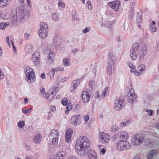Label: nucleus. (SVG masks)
Segmentation results:
<instances>
[{
    "label": "nucleus",
    "mask_w": 159,
    "mask_h": 159,
    "mask_svg": "<svg viewBox=\"0 0 159 159\" xmlns=\"http://www.w3.org/2000/svg\"><path fill=\"white\" fill-rule=\"evenodd\" d=\"M90 145V142L85 136H82L77 140L75 149L78 154L83 156L86 152V150Z\"/></svg>",
    "instance_id": "obj_1"
},
{
    "label": "nucleus",
    "mask_w": 159,
    "mask_h": 159,
    "mask_svg": "<svg viewBox=\"0 0 159 159\" xmlns=\"http://www.w3.org/2000/svg\"><path fill=\"white\" fill-rule=\"evenodd\" d=\"M139 44L138 43H135L133 45L132 49L130 50V55L133 60H135L137 57V55H139L140 57H143L147 53V46L143 44L142 46L141 50H139Z\"/></svg>",
    "instance_id": "obj_2"
},
{
    "label": "nucleus",
    "mask_w": 159,
    "mask_h": 159,
    "mask_svg": "<svg viewBox=\"0 0 159 159\" xmlns=\"http://www.w3.org/2000/svg\"><path fill=\"white\" fill-rule=\"evenodd\" d=\"M26 75L27 81L29 83L34 82L36 80L35 72L30 67H27L25 70Z\"/></svg>",
    "instance_id": "obj_3"
},
{
    "label": "nucleus",
    "mask_w": 159,
    "mask_h": 159,
    "mask_svg": "<svg viewBox=\"0 0 159 159\" xmlns=\"http://www.w3.org/2000/svg\"><path fill=\"white\" fill-rule=\"evenodd\" d=\"M144 137L142 134H139L134 135L132 139V143L133 145H139L143 143Z\"/></svg>",
    "instance_id": "obj_4"
},
{
    "label": "nucleus",
    "mask_w": 159,
    "mask_h": 159,
    "mask_svg": "<svg viewBox=\"0 0 159 159\" xmlns=\"http://www.w3.org/2000/svg\"><path fill=\"white\" fill-rule=\"evenodd\" d=\"M99 140L102 143H108L110 140V137L108 134L104 132L99 133Z\"/></svg>",
    "instance_id": "obj_5"
},
{
    "label": "nucleus",
    "mask_w": 159,
    "mask_h": 159,
    "mask_svg": "<svg viewBox=\"0 0 159 159\" xmlns=\"http://www.w3.org/2000/svg\"><path fill=\"white\" fill-rule=\"evenodd\" d=\"M50 136L52 138V143L54 146H57L58 143L59 134L57 131L53 129L50 134Z\"/></svg>",
    "instance_id": "obj_6"
},
{
    "label": "nucleus",
    "mask_w": 159,
    "mask_h": 159,
    "mask_svg": "<svg viewBox=\"0 0 159 159\" xmlns=\"http://www.w3.org/2000/svg\"><path fill=\"white\" fill-rule=\"evenodd\" d=\"M18 9L20 19L22 20L24 19L27 18L28 16V13L25 7L23 6H20L19 7Z\"/></svg>",
    "instance_id": "obj_7"
},
{
    "label": "nucleus",
    "mask_w": 159,
    "mask_h": 159,
    "mask_svg": "<svg viewBox=\"0 0 159 159\" xmlns=\"http://www.w3.org/2000/svg\"><path fill=\"white\" fill-rule=\"evenodd\" d=\"M66 157L65 152L61 151L57 153L56 155L51 156L50 159H65Z\"/></svg>",
    "instance_id": "obj_8"
},
{
    "label": "nucleus",
    "mask_w": 159,
    "mask_h": 159,
    "mask_svg": "<svg viewBox=\"0 0 159 159\" xmlns=\"http://www.w3.org/2000/svg\"><path fill=\"white\" fill-rule=\"evenodd\" d=\"M124 102V99L120 100L119 98L118 99L115 100L114 103L115 109L116 110H120L122 108V104Z\"/></svg>",
    "instance_id": "obj_9"
},
{
    "label": "nucleus",
    "mask_w": 159,
    "mask_h": 159,
    "mask_svg": "<svg viewBox=\"0 0 159 159\" xmlns=\"http://www.w3.org/2000/svg\"><path fill=\"white\" fill-rule=\"evenodd\" d=\"M17 18L16 13L11 15L10 19L9 22L11 26H13L16 25L17 23Z\"/></svg>",
    "instance_id": "obj_10"
},
{
    "label": "nucleus",
    "mask_w": 159,
    "mask_h": 159,
    "mask_svg": "<svg viewBox=\"0 0 159 159\" xmlns=\"http://www.w3.org/2000/svg\"><path fill=\"white\" fill-rule=\"evenodd\" d=\"M108 4L111 8L116 11H118L119 10L120 5V2L116 0L111 2H109Z\"/></svg>",
    "instance_id": "obj_11"
},
{
    "label": "nucleus",
    "mask_w": 159,
    "mask_h": 159,
    "mask_svg": "<svg viewBox=\"0 0 159 159\" xmlns=\"http://www.w3.org/2000/svg\"><path fill=\"white\" fill-rule=\"evenodd\" d=\"M81 96L84 102L87 103L89 101L90 96L88 92L83 90L82 91Z\"/></svg>",
    "instance_id": "obj_12"
},
{
    "label": "nucleus",
    "mask_w": 159,
    "mask_h": 159,
    "mask_svg": "<svg viewBox=\"0 0 159 159\" xmlns=\"http://www.w3.org/2000/svg\"><path fill=\"white\" fill-rule=\"evenodd\" d=\"M71 123L75 126H77L80 124L79 121V116H78L74 115L73 116L70 120Z\"/></svg>",
    "instance_id": "obj_13"
},
{
    "label": "nucleus",
    "mask_w": 159,
    "mask_h": 159,
    "mask_svg": "<svg viewBox=\"0 0 159 159\" xmlns=\"http://www.w3.org/2000/svg\"><path fill=\"white\" fill-rule=\"evenodd\" d=\"M73 131L72 129H68L66 132V140L67 142H69L71 139Z\"/></svg>",
    "instance_id": "obj_14"
},
{
    "label": "nucleus",
    "mask_w": 159,
    "mask_h": 159,
    "mask_svg": "<svg viewBox=\"0 0 159 159\" xmlns=\"http://www.w3.org/2000/svg\"><path fill=\"white\" fill-rule=\"evenodd\" d=\"M108 55L109 58V61L108 62V64H111V62H115L116 59V56L113 52L110 51Z\"/></svg>",
    "instance_id": "obj_15"
},
{
    "label": "nucleus",
    "mask_w": 159,
    "mask_h": 159,
    "mask_svg": "<svg viewBox=\"0 0 159 159\" xmlns=\"http://www.w3.org/2000/svg\"><path fill=\"white\" fill-rule=\"evenodd\" d=\"M108 55L109 58V61L108 62V64H111V62H115L116 59V56L113 52L110 51Z\"/></svg>",
    "instance_id": "obj_16"
},
{
    "label": "nucleus",
    "mask_w": 159,
    "mask_h": 159,
    "mask_svg": "<svg viewBox=\"0 0 159 159\" xmlns=\"http://www.w3.org/2000/svg\"><path fill=\"white\" fill-rule=\"evenodd\" d=\"M116 147L117 149L119 151H124L123 144V140H119L116 143Z\"/></svg>",
    "instance_id": "obj_17"
},
{
    "label": "nucleus",
    "mask_w": 159,
    "mask_h": 159,
    "mask_svg": "<svg viewBox=\"0 0 159 159\" xmlns=\"http://www.w3.org/2000/svg\"><path fill=\"white\" fill-rule=\"evenodd\" d=\"M123 150L130 148L131 147V144L126 140H123Z\"/></svg>",
    "instance_id": "obj_18"
},
{
    "label": "nucleus",
    "mask_w": 159,
    "mask_h": 159,
    "mask_svg": "<svg viewBox=\"0 0 159 159\" xmlns=\"http://www.w3.org/2000/svg\"><path fill=\"white\" fill-rule=\"evenodd\" d=\"M39 30H46L48 31V25L44 22H41L40 24Z\"/></svg>",
    "instance_id": "obj_19"
},
{
    "label": "nucleus",
    "mask_w": 159,
    "mask_h": 159,
    "mask_svg": "<svg viewBox=\"0 0 159 159\" xmlns=\"http://www.w3.org/2000/svg\"><path fill=\"white\" fill-rule=\"evenodd\" d=\"M42 137L39 134H37L34 137V142L36 144H39L41 141Z\"/></svg>",
    "instance_id": "obj_20"
},
{
    "label": "nucleus",
    "mask_w": 159,
    "mask_h": 159,
    "mask_svg": "<svg viewBox=\"0 0 159 159\" xmlns=\"http://www.w3.org/2000/svg\"><path fill=\"white\" fill-rule=\"evenodd\" d=\"M48 31L46 30H39V34L40 37L42 39H45L48 36Z\"/></svg>",
    "instance_id": "obj_21"
},
{
    "label": "nucleus",
    "mask_w": 159,
    "mask_h": 159,
    "mask_svg": "<svg viewBox=\"0 0 159 159\" xmlns=\"http://www.w3.org/2000/svg\"><path fill=\"white\" fill-rule=\"evenodd\" d=\"M157 153V151L156 150H152L150 151L147 157L148 159H152L154 156H155Z\"/></svg>",
    "instance_id": "obj_22"
},
{
    "label": "nucleus",
    "mask_w": 159,
    "mask_h": 159,
    "mask_svg": "<svg viewBox=\"0 0 159 159\" xmlns=\"http://www.w3.org/2000/svg\"><path fill=\"white\" fill-rule=\"evenodd\" d=\"M155 22L152 21V23H151L149 26V30L151 32H154L156 31L157 30V28L155 25Z\"/></svg>",
    "instance_id": "obj_23"
},
{
    "label": "nucleus",
    "mask_w": 159,
    "mask_h": 159,
    "mask_svg": "<svg viewBox=\"0 0 159 159\" xmlns=\"http://www.w3.org/2000/svg\"><path fill=\"white\" fill-rule=\"evenodd\" d=\"M59 89L58 87H54L52 88L49 91V93H51L54 95H56L58 93Z\"/></svg>",
    "instance_id": "obj_24"
},
{
    "label": "nucleus",
    "mask_w": 159,
    "mask_h": 159,
    "mask_svg": "<svg viewBox=\"0 0 159 159\" xmlns=\"http://www.w3.org/2000/svg\"><path fill=\"white\" fill-rule=\"evenodd\" d=\"M120 137L121 139H123V140H126L128 138V135L126 132H122L121 134Z\"/></svg>",
    "instance_id": "obj_25"
},
{
    "label": "nucleus",
    "mask_w": 159,
    "mask_h": 159,
    "mask_svg": "<svg viewBox=\"0 0 159 159\" xmlns=\"http://www.w3.org/2000/svg\"><path fill=\"white\" fill-rule=\"evenodd\" d=\"M136 99V96L133 93H131L129 97V101L131 102L132 104L133 102L135 101Z\"/></svg>",
    "instance_id": "obj_26"
},
{
    "label": "nucleus",
    "mask_w": 159,
    "mask_h": 159,
    "mask_svg": "<svg viewBox=\"0 0 159 159\" xmlns=\"http://www.w3.org/2000/svg\"><path fill=\"white\" fill-rule=\"evenodd\" d=\"M0 17L3 20H6L8 18V16L6 15V13L3 11H0Z\"/></svg>",
    "instance_id": "obj_27"
},
{
    "label": "nucleus",
    "mask_w": 159,
    "mask_h": 159,
    "mask_svg": "<svg viewBox=\"0 0 159 159\" xmlns=\"http://www.w3.org/2000/svg\"><path fill=\"white\" fill-rule=\"evenodd\" d=\"M49 93V94L46 93V96L44 97L46 98L48 101H51L53 99L55 95L51 93Z\"/></svg>",
    "instance_id": "obj_28"
},
{
    "label": "nucleus",
    "mask_w": 159,
    "mask_h": 159,
    "mask_svg": "<svg viewBox=\"0 0 159 159\" xmlns=\"http://www.w3.org/2000/svg\"><path fill=\"white\" fill-rule=\"evenodd\" d=\"M8 0H0V7L4 8L7 5Z\"/></svg>",
    "instance_id": "obj_29"
},
{
    "label": "nucleus",
    "mask_w": 159,
    "mask_h": 159,
    "mask_svg": "<svg viewBox=\"0 0 159 159\" xmlns=\"http://www.w3.org/2000/svg\"><path fill=\"white\" fill-rule=\"evenodd\" d=\"M66 110L65 111V113L67 115L69 113V111L71 110L72 108V105L70 103L68 102V104L66 105Z\"/></svg>",
    "instance_id": "obj_30"
},
{
    "label": "nucleus",
    "mask_w": 159,
    "mask_h": 159,
    "mask_svg": "<svg viewBox=\"0 0 159 159\" xmlns=\"http://www.w3.org/2000/svg\"><path fill=\"white\" fill-rule=\"evenodd\" d=\"M39 56L40 54L39 52L37 51L35 52L32 57V61H34V59H39Z\"/></svg>",
    "instance_id": "obj_31"
},
{
    "label": "nucleus",
    "mask_w": 159,
    "mask_h": 159,
    "mask_svg": "<svg viewBox=\"0 0 159 159\" xmlns=\"http://www.w3.org/2000/svg\"><path fill=\"white\" fill-rule=\"evenodd\" d=\"M9 24V23L2 22L0 24V29L1 30H4Z\"/></svg>",
    "instance_id": "obj_32"
},
{
    "label": "nucleus",
    "mask_w": 159,
    "mask_h": 159,
    "mask_svg": "<svg viewBox=\"0 0 159 159\" xmlns=\"http://www.w3.org/2000/svg\"><path fill=\"white\" fill-rule=\"evenodd\" d=\"M55 74L54 69H52L48 73V75L50 76L51 79L53 78Z\"/></svg>",
    "instance_id": "obj_33"
},
{
    "label": "nucleus",
    "mask_w": 159,
    "mask_h": 159,
    "mask_svg": "<svg viewBox=\"0 0 159 159\" xmlns=\"http://www.w3.org/2000/svg\"><path fill=\"white\" fill-rule=\"evenodd\" d=\"M80 80L79 79H78L76 80L73 81L72 84H74L73 86L74 89H75L76 88L77 85L80 84Z\"/></svg>",
    "instance_id": "obj_34"
},
{
    "label": "nucleus",
    "mask_w": 159,
    "mask_h": 159,
    "mask_svg": "<svg viewBox=\"0 0 159 159\" xmlns=\"http://www.w3.org/2000/svg\"><path fill=\"white\" fill-rule=\"evenodd\" d=\"M108 64V66L107 72L108 75H111L112 72V67L111 64Z\"/></svg>",
    "instance_id": "obj_35"
},
{
    "label": "nucleus",
    "mask_w": 159,
    "mask_h": 159,
    "mask_svg": "<svg viewBox=\"0 0 159 159\" xmlns=\"http://www.w3.org/2000/svg\"><path fill=\"white\" fill-rule=\"evenodd\" d=\"M40 90L43 97H46V93L44 89L43 86H41L40 87Z\"/></svg>",
    "instance_id": "obj_36"
},
{
    "label": "nucleus",
    "mask_w": 159,
    "mask_h": 159,
    "mask_svg": "<svg viewBox=\"0 0 159 159\" xmlns=\"http://www.w3.org/2000/svg\"><path fill=\"white\" fill-rule=\"evenodd\" d=\"M145 68L146 67L145 65H141L139 66L138 70L140 72H142L145 70Z\"/></svg>",
    "instance_id": "obj_37"
},
{
    "label": "nucleus",
    "mask_w": 159,
    "mask_h": 159,
    "mask_svg": "<svg viewBox=\"0 0 159 159\" xmlns=\"http://www.w3.org/2000/svg\"><path fill=\"white\" fill-rule=\"evenodd\" d=\"M89 159H97V154L94 152L93 153H91L89 156Z\"/></svg>",
    "instance_id": "obj_38"
},
{
    "label": "nucleus",
    "mask_w": 159,
    "mask_h": 159,
    "mask_svg": "<svg viewBox=\"0 0 159 159\" xmlns=\"http://www.w3.org/2000/svg\"><path fill=\"white\" fill-rule=\"evenodd\" d=\"M18 126L19 128H23L25 125V121L22 120H20L17 123Z\"/></svg>",
    "instance_id": "obj_39"
},
{
    "label": "nucleus",
    "mask_w": 159,
    "mask_h": 159,
    "mask_svg": "<svg viewBox=\"0 0 159 159\" xmlns=\"http://www.w3.org/2000/svg\"><path fill=\"white\" fill-rule=\"evenodd\" d=\"M129 120H127L125 122H122L120 123L119 126L121 127H123L124 126L128 125L129 123Z\"/></svg>",
    "instance_id": "obj_40"
},
{
    "label": "nucleus",
    "mask_w": 159,
    "mask_h": 159,
    "mask_svg": "<svg viewBox=\"0 0 159 159\" xmlns=\"http://www.w3.org/2000/svg\"><path fill=\"white\" fill-rule=\"evenodd\" d=\"M110 90V88L108 87H107L105 88L104 90L102 91V93L103 94L101 95V96H103V97H104L105 96V95L107 92H108Z\"/></svg>",
    "instance_id": "obj_41"
},
{
    "label": "nucleus",
    "mask_w": 159,
    "mask_h": 159,
    "mask_svg": "<svg viewBox=\"0 0 159 159\" xmlns=\"http://www.w3.org/2000/svg\"><path fill=\"white\" fill-rule=\"evenodd\" d=\"M63 64L66 66H68L70 65V63L68 61V60L67 58H66L63 59Z\"/></svg>",
    "instance_id": "obj_42"
},
{
    "label": "nucleus",
    "mask_w": 159,
    "mask_h": 159,
    "mask_svg": "<svg viewBox=\"0 0 159 159\" xmlns=\"http://www.w3.org/2000/svg\"><path fill=\"white\" fill-rule=\"evenodd\" d=\"M68 99L66 98H63L61 100V103L63 105L66 106L67 104Z\"/></svg>",
    "instance_id": "obj_43"
},
{
    "label": "nucleus",
    "mask_w": 159,
    "mask_h": 159,
    "mask_svg": "<svg viewBox=\"0 0 159 159\" xmlns=\"http://www.w3.org/2000/svg\"><path fill=\"white\" fill-rule=\"evenodd\" d=\"M54 54L53 52L50 51L48 54V58L49 60H52V59L54 58Z\"/></svg>",
    "instance_id": "obj_44"
},
{
    "label": "nucleus",
    "mask_w": 159,
    "mask_h": 159,
    "mask_svg": "<svg viewBox=\"0 0 159 159\" xmlns=\"http://www.w3.org/2000/svg\"><path fill=\"white\" fill-rule=\"evenodd\" d=\"M119 128L118 126L116 125H114L111 128V130L114 132H115L118 130Z\"/></svg>",
    "instance_id": "obj_45"
},
{
    "label": "nucleus",
    "mask_w": 159,
    "mask_h": 159,
    "mask_svg": "<svg viewBox=\"0 0 159 159\" xmlns=\"http://www.w3.org/2000/svg\"><path fill=\"white\" fill-rule=\"evenodd\" d=\"M54 71L56 72L62 71L64 70V68L62 67H57L55 69H54Z\"/></svg>",
    "instance_id": "obj_46"
},
{
    "label": "nucleus",
    "mask_w": 159,
    "mask_h": 159,
    "mask_svg": "<svg viewBox=\"0 0 159 159\" xmlns=\"http://www.w3.org/2000/svg\"><path fill=\"white\" fill-rule=\"evenodd\" d=\"M32 47L31 45H28L25 47V49L26 50V51H30L32 50Z\"/></svg>",
    "instance_id": "obj_47"
},
{
    "label": "nucleus",
    "mask_w": 159,
    "mask_h": 159,
    "mask_svg": "<svg viewBox=\"0 0 159 159\" xmlns=\"http://www.w3.org/2000/svg\"><path fill=\"white\" fill-rule=\"evenodd\" d=\"M107 149L105 148H102L101 149H100L99 151L100 154L104 155V154L106 152Z\"/></svg>",
    "instance_id": "obj_48"
},
{
    "label": "nucleus",
    "mask_w": 159,
    "mask_h": 159,
    "mask_svg": "<svg viewBox=\"0 0 159 159\" xmlns=\"http://www.w3.org/2000/svg\"><path fill=\"white\" fill-rule=\"evenodd\" d=\"M34 61H32L36 65H39L40 63V61L39 59H34Z\"/></svg>",
    "instance_id": "obj_49"
},
{
    "label": "nucleus",
    "mask_w": 159,
    "mask_h": 159,
    "mask_svg": "<svg viewBox=\"0 0 159 159\" xmlns=\"http://www.w3.org/2000/svg\"><path fill=\"white\" fill-rule=\"evenodd\" d=\"M58 5L60 7H64L65 5L64 3L62 2L60 0L58 2Z\"/></svg>",
    "instance_id": "obj_50"
},
{
    "label": "nucleus",
    "mask_w": 159,
    "mask_h": 159,
    "mask_svg": "<svg viewBox=\"0 0 159 159\" xmlns=\"http://www.w3.org/2000/svg\"><path fill=\"white\" fill-rule=\"evenodd\" d=\"M128 65L129 67L132 69H134L135 68V66H134L130 62H129L128 63Z\"/></svg>",
    "instance_id": "obj_51"
},
{
    "label": "nucleus",
    "mask_w": 159,
    "mask_h": 159,
    "mask_svg": "<svg viewBox=\"0 0 159 159\" xmlns=\"http://www.w3.org/2000/svg\"><path fill=\"white\" fill-rule=\"evenodd\" d=\"M86 4L88 7V8L89 9H91L92 8V7L91 6V2L90 1H88L87 2Z\"/></svg>",
    "instance_id": "obj_52"
},
{
    "label": "nucleus",
    "mask_w": 159,
    "mask_h": 159,
    "mask_svg": "<svg viewBox=\"0 0 159 159\" xmlns=\"http://www.w3.org/2000/svg\"><path fill=\"white\" fill-rule=\"evenodd\" d=\"M90 30V28L89 27H86L85 29H84L83 31V33H87Z\"/></svg>",
    "instance_id": "obj_53"
},
{
    "label": "nucleus",
    "mask_w": 159,
    "mask_h": 159,
    "mask_svg": "<svg viewBox=\"0 0 159 159\" xmlns=\"http://www.w3.org/2000/svg\"><path fill=\"white\" fill-rule=\"evenodd\" d=\"M84 119L85 121H87L89 119V117L88 115H86L84 116Z\"/></svg>",
    "instance_id": "obj_54"
},
{
    "label": "nucleus",
    "mask_w": 159,
    "mask_h": 159,
    "mask_svg": "<svg viewBox=\"0 0 159 159\" xmlns=\"http://www.w3.org/2000/svg\"><path fill=\"white\" fill-rule=\"evenodd\" d=\"M4 77V75L3 74L2 71V70L1 68H0V79H2Z\"/></svg>",
    "instance_id": "obj_55"
},
{
    "label": "nucleus",
    "mask_w": 159,
    "mask_h": 159,
    "mask_svg": "<svg viewBox=\"0 0 159 159\" xmlns=\"http://www.w3.org/2000/svg\"><path fill=\"white\" fill-rule=\"evenodd\" d=\"M50 109L52 111H55L56 110V107L55 106H52L50 107Z\"/></svg>",
    "instance_id": "obj_56"
},
{
    "label": "nucleus",
    "mask_w": 159,
    "mask_h": 159,
    "mask_svg": "<svg viewBox=\"0 0 159 159\" xmlns=\"http://www.w3.org/2000/svg\"><path fill=\"white\" fill-rule=\"evenodd\" d=\"M24 36L25 38L28 39L30 37V35L29 34L25 33V34Z\"/></svg>",
    "instance_id": "obj_57"
},
{
    "label": "nucleus",
    "mask_w": 159,
    "mask_h": 159,
    "mask_svg": "<svg viewBox=\"0 0 159 159\" xmlns=\"http://www.w3.org/2000/svg\"><path fill=\"white\" fill-rule=\"evenodd\" d=\"M68 79V78L67 77H65L62 79L61 80V82H64L66 80H67Z\"/></svg>",
    "instance_id": "obj_58"
},
{
    "label": "nucleus",
    "mask_w": 159,
    "mask_h": 159,
    "mask_svg": "<svg viewBox=\"0 0 159 159\" xmlns=\"http://www.w3.org/2000/svg\"><path fill=\"white\" fill-rule=\"evenodd\" d=\"M6 40L7 43L10 46V42H9V37H6Z\"/></svg>",
    "instance_id": "obj_59"
},
{
    "label": "nucleus",
    "mask_w": 159,
    "mask_h": 159,
    "mask_svg": "<svg viewBox=\"0 0 159 159\" xmlns=\"http://www.w3.org/2000/svg\"><path fill=\"white\" fill-rule=\"evenodd\" d=\"M27 1L28 6L30 7L31 6L30 0H27Z\"/></svg>",
    "instance_id": "obj_60"
},
{
    "label": "nucleus",
    "mask_w": 159,
    "mask_h": 159,
    "mask_svg": "<svg viewBox=\"0 0 159 159\" xmlns=\"http://www.w3.org/2000/svg\"><path fill=\"white\" fill-rule=\"evenodd\" d=\"M93 81H90L89 82V86L91 88H93L92 87V84H93Z\"/></svg>",
    "instance_id": "obj_61"
},
{
    "label": "nucleus",
    "mask_w": 159,
    "mask_h": 159,
    "mask_svg": "<svg viewBox=\"0 0 159 159\" xmlns=\"http://www.w3.org/2000/svg\"><path fill=\"white\" fill-rule=\"evenodd\" d=\"M134 74L137 76H139L140 75V73L137 71H135L134 72Z\"/></svg>",
    "instance_id": "obj_62"
},
{
    "label": "nucleus",
    "mask_w": 159,
    "mask_h": 159,
    "mask_svg": "<svg viewBox=\"0 0 159 159\" xmlns=\"http://www.w3.org/2000/svg\"><path fill=\"white\" fill-rule=\"evenodd\" d=\"M41 77L42 79L45 78V74L44 73H42L41 75Z\"/></svg>",
    "instance_id": "obj_63"
},
{
    "label": "nucleus",
    "mask_w": 159,
    "mask_h": 159,
    "mask_svg": "<svg viewBox=\"0 0 159 159\" xmlns=\"http://www.w3.org/2000/svg\"><path fill=\"white\" fill-rule=\"evenodd\" d=\"M68 159H77V158L76 157L71 156Z\"/></svg>",
    "instance_id": "obj_64"
}]
</instances>
